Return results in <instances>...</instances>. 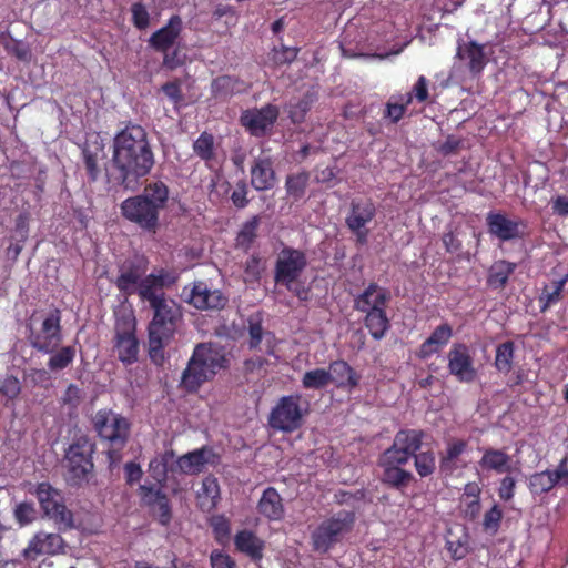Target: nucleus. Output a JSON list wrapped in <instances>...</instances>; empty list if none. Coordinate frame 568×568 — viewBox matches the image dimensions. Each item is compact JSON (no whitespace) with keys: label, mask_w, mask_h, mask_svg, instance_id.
Wrapping results in <instances>:
<instances>
[{"label":"nucleus","mask_w":568,"mask_h":568,"mask_svg":"<svg viewBox=\"0 0 568 568\" xmlns=\"http://www.w3.org/2000/svg\"><path fill=\"white\" fill-rule=\"evenodd\" d=\"M112 156L106 170L108 183L124 190H134L141 178L154 165V154L145 129L128 123L112 140Z\"/></svg>","instance_id":"obj_1"},{"label":"nucleus","mask_w":568,"mask_h":568,"mask_svg":"<svg viewBox=\"0 0 568 568\" xmlns=\"http://www.w3.org/2000/svg\"><path fill=\"white\" fill-rule=\"evenodd\" d=\"M169 201V187L162 181L146 184L139 195L130 196L121 203L122 216L140 229L155 232L160 212Z\"/></svg>","instance_id":"obj_2"},{"label":"nucleus","mask_w":568,"mask_h":568,"mask_svg":"<svg viewBox=\"0 0 568 568\" xmlns=\"http://www.w3.org/2000/svg\"><path fill=\"white\" fill-rule=\"evenodd\" d=\"M153 317L149 324V356L155 364L164 361V348L173 338L182 318L180 305L171 298H164L151 306Z\"/></svg>","instance_id":"obj_3"},{"label":"nucleus","mask_w":568,"mask_h":568,"mask_svg":"<svg viewBox=\"0 0 568 568\" xmlns=\"http://www.w3.org/2000/svg\"><path fill=\"white\" fill-rule=\"evenodd\" d=\"M227 359L223 349L212 343L195 346L193 354L183 371L181 386L187 393H195L207 381L212 379L221 368H225Z\"/></svg>","instance_id":"obj_4"},{"label":"nucleus","mask_w":568,"mask_h":568,"mask_svg":"<svg viewBox=\"0 0 568 568\" xmlns=\"http://www.w3.org/2000/svg\"><path fill=\"white\" fill-rule=\"evenodd\" d=\"M92 425L99 438L108 446L109 459L119 460L130 436L129 419L112 409L103 408L94 414Z\"/></svg>","instance_id":"obj_5"},{"label":"nucleus","mask_w":568,"mask_h":568,"mask_svg":"<svg viewBox=\"0 0 568 568\" xmlns=\"http://www.w3.org/2000/svg\"><path fill=\"white\" fill-rule=\"evenodd\" d=\"M356 515L342 509L324 518L311 532L313 551L326 555L353 530Z\"/></svg>","instance_id":"obj_6"},{"label":"nucleus","mask_w":568,"mask_h":568,"mask_svg":"<svg viewBox=\"0 0 568 568\" xmlns=\"http://www.w3.org/2000/svg\"><path fill=\"white\" fill-rule=\"evenodd\" d=\"M61 321L62 314L59 308L47 313L34 312L27 325L31 347L38 352H52L58 348L63 341Z\"/></svg>","instance_id":"obj_7"},{"label":"nucleus","mask_w":568,"mask_h":568,"mask_svg":"<svg viewBox=\"0 0 568 568\" xmlns=\"http://www.w3.org/2000/svg\"><path fill=\"white\" fill-rule=\"evenodd\" d=\"M302 398L297 393L282 396L268 415L270 427L283 433L297 430L303 425L307 412L302 407Z\"/></svg>","instance_id":"obj_8"},{"label":"nucleus","mask_w":568,"mask_h":568,"mask_svg":"<svg viewBox=\"0 0 568 568\" xmlns=\"http://www.w3.org/2000/svg\"><path fill=\"white\" fill-rule=\"evenodd\" d=\"M94 444L85 436L77 438L65 453L67 479L72 486L88 480L93 470Z\"/></svg>","instance_id":"obj_9"},{"label":"nucleus","mask_w":568,"mask_h":568,"mask_svg":"<svg viewBox=\"0 0 568 568\" xmlns=\"http://www.w3.org/2000/svg\"><path fill=\"white\" fill-rule=\"evenodd\" d=\"M112 351L118 359L125 366L139 359L140 342L136 337V322L134 317H123L114 325Z\"/></svg>","instance_id":"obj_10"},{"label":"nucleus","mask_w":568,"mask_h":568,"mask_svg":"<svg viewBox=\"0 0 568 568\" xmlns=\"http://www.w3.org/2000/svg\"><path fill=\"white\" fill-rule=\"evenodd\" d=\"M39 504L44 515L54 521L59 529L73 527V514L64 505L62 494L49 483H40L36 490Z\"/></svg>","instance_id":"obj_11"},{"label":"nucleus","mask_w":568,"mask_h":568,"mask_svg":"<svg viewBox=\"0 0 568 568\" xmlns=\"http://www.w3.org/2000/svg\"><path fill=\"white\" fill-rule=\"evenodd\" d=\"M307 265L306 255L303 251L284 247L278 254L275 263L274 280L277 284L293 290V284L303 273Z\"/></svg>","instance_id":"obj_12"},{"label":"nucleus","mask_w":568,"mask_h":568,"mask_svg":"<svg viewBox=\"0 0 568 568\" xmlns=\"http://www.w3.org/2000/svg\"><path fill=\"white\" fill-rule=\"evenodd\" d=\"M148 268L149 260L144 255L135 254L128 257L118 266L114 285L122 295L131 296L135 294Z\"/></svg>","instance_id":"obj_13"},{"label":"nucleus","mask_w":568,"mask_h":568,"mask_svg":"<svg viewBox=\"0 0 568 568\" xmlns=\"http://www.w3.org/2000/svg\"><path fill=\"white\" fill-rule=\"evenodd\" d=\"M186 302L199 311H220L227 304V296L204 281H195L183 288Z\"/></svg>","instance_id":"obj_14"},{"label":"nucleus","mask_w":568,"mask_h":568,"mask_svg":"<svg viewBox=\"0 0 568 568\" xmlns=\"http://www.w3.org/2000/svg\"><path fill=\"white\" fill-rule=\"evenodd\" d=\"M376 215V206L371 199H353L349 204V213L345 219L346 226L356 236V242L365 244L368 237L366 225Z\"/></svg>","instance_id":"obj_15"},{"label":"nucleus","mask_w":568,"mask_h":568,"mask_svg":"<svg viewBox=\"0 0 568 568\" xmlns=\"http://www.w3.org/2000/svg\"><path fill=\"white\" fill-rule=\"evenodd\" d=\"M447 369L459 383L470 384L477 377L470 348L465 343H454L447 353Z\"/></svg>","instance_id":"obj_16"},{"label":"nucleus","mask_w":568,"mask_h":568,"mask_svg":"<svg viewBox=\"0 0 568 568\" xmlns=\"http://www.w3.org/2000/svg\"><path fill=\"white\" fill-rule=\"evenodd\" d=\"M425 436L426 433L423 429H399L395 434L392 445L383 454L408 463L422 448Z\"/></svg>","instance_id":"obj_17"},{"label":"nucleus","mask_w":568,"mask_h":568,"mask_svg":"<svg viewBox=\"0 0 568 568\" xmlns=\"http://www.w3.org/2000/svg\"><path fill=\"white\" fill-rule=\"evenodd\" d=\"M278 114V108L268 103L260 109L245 110L241 114L240 122L251 135L260 138L273 128Z\"/></svg>","instance_id":"obj_18"},{"label":"nucleus","mask_w":568,"mask_h":568,"mask_svg":"<svg viewBox=\"0 0 568 568\" xmlns=\"http://www.w3.org/2000/svg\"><path fill=\"white\" fill-rule=\"evenodd\" d=\"M486 225L489 234L501 242L523 239L527 227L524 220H511L505 213L494 211L487 213Z\"/></svg>","instance_id":"obj_19"},{"label":"nucleus","mask_w":568,"mask_h":568,"mask_svg":"<svg viewBox=\"0 0 568 568\" xmlns=\"http://www.w3.org/2000/svg\"><path fill=\"white\" fill-rule=\"evenodd\" d=\"M406 464V462L382 454L378 462L382 468V483L397 490L406 488L415 479L412 471L403 468Z\"/></svg>","instance_id":"obj_20"},{"label":"nucleus","mask_w":568,"mask_h":568,"mask_svg":"<svg viewBox=\"0 0 568 568\" xmlns=\"http://www.w3.org/2000/svg\"><path fill=\"white\" fill-rule=\"evenodd\" d=\"M183 20L179 14H173L168 22L154 31L148 40L149 47L160 53L170 51L181 38Z\"/></svg>","instance_id":"obj_21"},{"label":"nucleus","mask_w":568,"mask_h":568,"mask_svg":"<svg viewBox=\"0 0 568 568\" xmlns=\"http://www.w3.org/2000/svg\"><path fill=\"white\" fill-rule=\"evenodd\" d=\"M104 148L103 139L98 133L89 136L82 146L83 165L90 183L97 182L100 178L99 161L105 158Z\"/></svg>","instance_id":"obj_22"},{"label":"nucleus","mask_w":568,"mask_h":568,"mask_svg":"<svg viewBox=\"0 0 568 568\" xmlns=\"http://www.w3.org/2000/svg\"><path fill=\"white\" fill-rule=\"evenodd\" d=\"M485 47V44L474 40L458 45L456 55L465 63V67L474 78L479 77L488 64Z\"/></svg>","instance_id":"obj_23"},{"label":"nucleus","mask_w":568,"mask_h":568,"mask_svg":"<svg viewBox=\"0 0 568 568\" xmlns=\"http://www.w3.org/2000/svg\"><path fill=\"white\" fill-rule=\"evenodd\" d=\"M250 173L251 185L260 192L272 190L277 182L274 162L271 156L255 158Z\"/></svg>","instance_id":"obj_24"},{"label":"nucleus","mask_w":568,"mask_h":568,"mask_svg":"<svg viewBox=\"0 0 568 568\" xmlns=\"http://www.w3.org/2000/svg\"><path fill=\"white\" fill-rule=\"evenodd\" d=\"M388 298V295H381L376 301L377 304L375 307H373L371 312H367L364 318L366 328L376 341L382 339L390 328V322L385 311Z\"/></svg>","instance_id":"obj_25"},{"label":"nucleus","mask_w":568,"mask_h":568,"mask_svg":"<svg viewBox=\"0 0 568 568\" xmlns=\"http://www.w3.org/2000/svg\"><path fill=\"white\" fill-rule=\"evenodd\" d=\"M63 549V539L59 534L40 531L24 549V557L34 560L39 555H54Z\"/></svg>","instance_id":"obj_26"},{"label":"nucleus","mask_w":568,"mask_h":568,"mask_svg":"<svg viewBox=\"0 0 568 568\" xmlns=\"http://www.w3.org/2000/svg\"><path fill=\"white\" fill-rule=\"evenodd\" d=\"M327 372L331 373V383L339 389L352 390L359 385L362 378L361 375L344 359L331 362Z\"/></svg>","instance_id":"obj_27"},{"label":"nucleus","mask_w":568,"mask_h":568,"mask_svg":"<svg viewBox=\"0 0 568 568\" xmlns=\"http://www.w3.org/2000/svg\"><path fill=\"white\" fill-rule=\"evenodd\" d=\"M195 498L201 511H213L221 500V488L217 478L213 475L204 477Z\"/></svg>","instance_id":"obj_28"},{"label":"nucleus","mask_w":568,"mask_h":568,"mask_svg":"<svg viewBox=\"0 0 568 568\" xmlns=\"http://www.w3.org/2000/svg\"><path fill=\"white\" fill-rule=\"evenodd\" d=\"M257 511L272 521H278L284 518L285 508L283 499L274 487H267L263 491L257 503Z\"/></svg>","instance_id":"obj_29"},{"label":"nucleus","mask_w":568,"mask_h":568,"mask_svg":"<svg viewBox=\"0 0 568 568\" xmlns=\"http://www.w3.org/2000/svg\"><path fill=\"white\" fill-rule=\"evenodd\" d=\"M468 443L462 438H453L447 442L445 452L440 455L439 467L446 475H452L454 471L464 467L460 464V456L466 452Z\"/></svg>","instance_id":"obj_30"},{"label":"nucleus","mask_w":568,"mask_h":568,"mask_svg":"<svg viewBox=\"0 0 568 568\" xmlns=\"http://www.w3.org/2000/svg\"><path fill=\"white\" fill-rule=\"evenodd\" d=\"M453 336V328L448 323H442L420 345L418 356L423 359L438 353L448 344Z\"/></svg>","instance_id":"obj_31"},{"label":"nucleus","mask_w":568,"mask_h":568,"mask_svg":"<svg viewBox=\"0 0 568 568\" xmlns=\"http://www.w3.org/2000/svg\"><path fill=\"white\" fill-rule=\"evenodd\" d=\"M478 465L484 471L505 474L511 470V457L504 449L489 447L483 449Z\"/></svg>","instance_id":"obj_32"},{"label":"nucleus","mask_w":568,"mask_h":568,"mask_svg":"<svg viewBox=\"0 0 568 568\" xmlns=\"http://www.w3.org/2000/svg\"><path fill=\"white\" fill-rule=\"evenodd\" d=\"M234 544L239 551L258 561L263 557L264 542L251 530L243 529L234 537Z\"/></svg>","instance_id":"obj_33"},{"label":"nucleus","mask_w":568,"mask_h":568,"mask_svg":"<svg viewBox=\"0 0 568 568\" xmlns=\"http://www.w3.org/2000/svg\"><path fill=\"white\" fill-rule=\"evenodd\" d=\"M194 154L204 161L205 165L213 170L220 164L216 154L215 138L212 133L202 132L193 142Z\"/></svg>","instance_id":"obj_34"},{"label":"nucleus","mask_w":568,"mask_h":568,"mask_svg":"<svg viewBox=\"0 0 568 568\" xmlns=\"http://www.w3.org/2000/svg\"><path fill=\"white\" fill-rule=\"evenodd\" d=\"M517 264L498 260L488 270L486 284L493 290H503L508 283L510 275L516 271Z\"/></svg>","instance_id":"obj_35"},{"label":"nucleus","mask_w":568,"mask_h":568,"mask_svg":"<svg viewBox=\"0 0 568 568\" xmlns=\"http://www.w3.org/2000/svg\"><path fill=\"white\" fill-rule=\"evenodd\" d=\"M244 83L239 78L231 75H220L213 79L211 83L212 97L217 100H226L232 95L244 91Z\"/></svg>","instance_id":"obj_36"},{"label":"nucleus","mask_w":568,"mask_h":568,"mask_svg":"<svg viewBox=\"0 0 568 568\" xmlns=\"http://www.w3.org/2000/svg\"><path fill=\"white\" fill-rule=\"evenodd\" d=\"M210 449L204 446L202 448L189 452L180 456L176 460L178 468L183 474H199L207 464V454Z\"/></svg>","instance_id":"obj_37"},{"label":"nucleus","mask_w":568,"mask_h":568,"mask_svg":"<svg viewBox=\"0 0 568 568\" xmlns=\"http://www.w3.org/2000/svg\"><path fill=\"white\" fill-rule=\"evenodd\" d=\"M49 354L47 366L50 372H60L68 368L75 359L77 348L74 345L59 346L52 352H42Z\"/></svg>","instance_id":"obj_38"},{"label":"nucleus","mask_w":568,"mask_h":568,"mask_svg":"<svg viewBox=\"0 0 568 568\" xmlns=\"http://www.w3.org/2000/svg\"><path fill=\"white\" fill-rule=\"evenodd\" d=\"M310 182V173L302 170L296 173H291L285 179L286 194L293 202L302 200L306 193Z\"/></svg>","instance_id":"obj_39"},{"label":"nucleus","mask_w":568,"mask_h":568,"mask_svg":"<svg viewBox=\"0 0 568 568\" xmlns=\"http://www.w3.org/2000/svg\"><path fill=\"white\" fill-rule=\"evenodd\" d=\"M381 295H388L384 288H381L377 283H369L368 286L354 300V308L356 311L367 313L375 307L376 301Z\"/></svg>","instance_id":"obj_40"},{"label":"nucleus","mask_w":568,"mask_h":568,"mask_svg":"<svg viewBox=\"0 0 568 568\" xmlns=\"http://www.w3.org/2000/svg\"><path fill=\"white\" fill-rule=\"evenodd\" d=\"M261 223L258 215L252 216L248 221L243 223L241 230L236 235V247L247 252L254 244L257 237V230Z\"/></svg>","instance_id":"obj_41"},{"label":"nucleus","mask_w":568,"mask_h":568,"mask_svg":"<svg viewBox=\"0 0 568 568\" xmlns=\"http://www.w3.org/2000/svg\"><path fill=\"white\" fill-rule=\"evenodd\" d=\"M567 281L568 275H565L562 278L554 281L550 285H546L542 288V293L539 296L541 312L547 311L550 306L557 304L561 300Z\"/></svg>","instance_id":"obj_42"},{"label":"nucleus","mask_w":568,"mask_h":568,"mask_svg":"<svg viewBox=\"0 0 568 568\" xmlns=\"http://www.w3.org/2000/svg\"><path fill=\"white\" fill-rule=\"evenodd\" d=\"M135 294H138L141 301L148 302L150 307L166 298L165 293L162 292L146 274L139 284Z\"/></svg>","instance_id":"obj_43"},{"label":"nucleus","mask_w":568,"mask_h":568,"mask_svg":"<svg viewBox=\"0 0 568 568\" xmlns=\"http://www.w3.org/2000/svg\"><path fill=\"white\" fill-rule=\"evenodd\" d=\"M515 343L506 341L496 348L494 365L500 373L508 374L513 368Z\"/></svg>","instance_id":"obj_44"},{"label":"nucleus","mask_w":568,"mask_h":568,"mask_svg":"<svg viewBox=\"0 0 568 568\" xmlns=\"http://www.w3.org/2000/svg\"><path fill=\"white\" fill-rule=\"evenodd\" d=\"M332 382L331 373L325 368H315L304 373L302 386L305 389H323Z\"/></svg>","instance_id":"obj_45"},{"label":"nucleus","mask_w":568,"mask_h":568,"mask_svg":"<svg viewBox=\"0 0 568 568\" xmlns=\"http://www.w3.org/2000/svg\"><path fill=\"white\" fill-rule=\"evenodd\" d=\"M556 486L552 471L550 469L535 473L529 478V490L535 495L546 494Z\"/></svg>","instance_id":"obj_46"},{"label":"nucleus","mask_w":568,"mask_h":568,"mask_svg":"<svg viewBox=\"0 0 568 568\" xmlns=\"http://www.w3.org/2000/svg\"><path fill=\"white\" fill-rule=\"evenodd\" d=\"M412 458L414 459L415 469L420 477H428L434 474L436 458L433 450L417 452Z\"/></svg>","instance_id":"obj_47"},{"label":"nucleus","mask_w":568,"mask_h":568,"mask_svg":"<svg viewBox=\"0 0 568 568\" xmlns=\"http://www.w3.org/2000/svg\"><path fill=\"white\" fill-rule=\"evenodd\" d=\"M408 105L409 103L400 99V94H394L387 101L383 116L392 123H397L404 118Z\"/></svg>","instance_id":"obj_48"},{"label":"nucleus","mask_w":568,"mask_h":568,"mask_svg":"<svg viewBox=\"0 0 568 568\" xmlns=\"http://www.w3.org/2000/svg\"><path fill=\"white\" fill-rule=\"evenodd\" d=\"M265 270V262L260 257L258 254H252L244 265V282L245 283H257L262 277V273Z\"/></svg>","instance_id":"obj_49"},{"label":"nucleus","mask_w":568,"mask_h":568,"mask_svg":"<svg viewBox=\"0 0 568 568\" xmlns=\"http://www.w3.org/2000/svg\"><path fill=\"white\" fill-rule=\"evenodd\" d=\"M428 80L425 75H419L410 92L400 94V99L405 100L406 103H412L415 99L418 103H424L428 100Z\"/></svg>","instance_id":"obj_50"},{"label":"nucleus","mask_w":568,"mask_h":568,"mask_svg":"<svg viewBox=\"0 0 568 568\" xmlns=\"http://www.w3.org/2000/svg\"><path fill=\"white\" fill-rule=\"evenodd\" d=\"M139 496L144 506L150 509H154L155 505L162 499V497H165L166 494L155 485H140Z\"/></svg>","instance_id":"obj_51"},{"label":"nucleus","mask_w":568,"mask_h":568,"mask_svg":"<svg viewBox=\"0 0 568 568\" xmlns=\"http://www.w3.org/2000/svg\"><path fill=\"white\" fill-rule=\"evenodd\" d=\"M501 520H503V510L499 505L495 504L484 515L483 529L486 532L495 535L499 530Z\"/></svg>","instance_id":"obj_52"},{"label":"nucleus","mask_w":568,"mask_h":568,"mask_svg":"<svg viewBox=\"0 0 568 568\" xmlns=\"http://www.w3.org/2000/svg\"><path fill=\"white\" fill-rule=\"evenodd\" d=\"M131 14H132V24L138 30H145L149 28L151 22L150 13L142 2H134L131 6Z\"/></svg>","instance_id":"obj_53"},{"label":"nucleus","mask_w":568,"mask_h":568,"mask_svg":"<svg viewBox=\"0 0 568 568\" xmlns=\"http://www.w3.org/2000/svg\"><path fill=\"white\" fill-rule=\"evenodd\" d=\"M3 47L9 54L14 55L20 61H28L31 57L29 45L12 37L4 39Z\"/></svg>","instance_id":"obj_54"},{"label":"nucleus","mask_w":568,"mask_h":568,"mask_svg":"<svg viewBox=\"0 0 568 568\" xmlns=\"http://www.w3.org/2000/svg\"><path fill=\"white\" fill-rule=\"evenodd\" d=\"M300 52V49L296 47H286L282 44L280 48H273L272 50V59L275 64H288L293 62Z\"/></svg>","instance_id":"obj_55"},{"label":"nucleus","mask_w":568,"mask_h":568,"mask_svg":"<svg viewBox=\"0 0 568 568\" xmlns=\"http://www.w3.org/2000/svg\"><path fill=\"white\" fill-rule=\"evenodd\" d=\"M315 95L307 92L301 100H298L291 110V118L293 122H301L305 114L311 110Z\"/></svg>","instance_id":"obj_56"},{"label":"nucleus","mask_w":568,"mask_h":568,"mask_svg":"<svg viewBox=\"0 0 568 568\" xmlns=\"http://www.w3.org/2000/svg\"><path fill=\"white\" fill-rule=\"evenodd\" d=\"M152 282L155 283L158 287L163 292V288H169L174 285L179 278L178 274L174 271H169L166 268H160L156 272L149 274Z\"/></svg>","instance_id":"obj_57"},{"label":"nucleus","mask_w":568,"mask_h":568,"mask_svg":"<svg viewBox=\"0 0 568 568\" xmlns=\"http://www.w3.org/2000/svg\"><path fill=\"white\" fill-rule=\"evenodd\" d=\"M153 515L156 517L159 524L162 526H169L172 520V507L168 496L155 505L154 509H151Z\"/></svg>","instance_id":"obj_58"},{"label":"nucleus","mask_w":568,"mask_h":568,"mask_svg":"<svg viewBox=\"0 0 568 568\" xmlns=\"http://www.w3.org/2000/svg\"><path fill=\"white\" fill-rule=\"evenodd\" d=\"M248 186L245 180H240L231 194V201L236 209H244L250 203L247 199Z\"/></svg>","instance_id":"obj_59"},{"label":"nucleus","mask_w":568,"mask_h":568,"mask_svg":"<svg viewBox=\"0 0 568 568\" xmlns=\"http://www.w3.org/2000/svg\"><path fill=\"white\" fill-rule=\"evenodd\" d=\"M14 518L20 526L32 523L36 518V509L32 504L20 503L14 508Z\"/></svg>","instance_id":"obj_60"},{"label":"nucleus","mask_w":568,"mask_h":568,"mask_svg":"<svg viewBox=\"0 0 568 568\" xmlns=\"http://www.w3.org/2000/svg\"><path fill=\"white\" fill-rule=\"evenodd\" d=\"M210 525L213 529L215 539L217 541H222L224 538H227L230 535V523L224 516H214Z\"/></svg>","instance_id":"obj_61"},{"label":"nucleus","mask_w":568,"mask_h":568,"mask_svg":"<svg viewBox=\"0 0 568 568\" xmlns=\"http://www.w3.org/2000/svg\"><path fill=\"white\" fill-rule=\"evenodd\" d=\"M161 90L175 105L182 103L183 93L179 80L169 81L164 83Z\"/></svg>","instance_id":"obj_62"},{"label":"nucleus","mask_w":568,"mask_h":568,"mask_svg":"<svg viewBox=\"0 0 568 568\" xmlns=\"http://www.w3.org/2000/svg\"><path fill=\"white\" fill-rule=\"evenodd\" d=\"M516 479L511 476H505L500 479L498 496L504 501H509L515 496Z\"/></svg>","instance_id":"obj_63"},{"label":"nucleus","mask_w":568,"mask_h":568,"mask_svg":"<svg viewBox=\"0 0 568 568\" xmlns=\"http://www.w3.org/2000/svg\"><path fill=\"white\" fill-rule=\"evenodd\" d=\"M212 568H235V561L231 556L220 550H214L210 556Z\"/></svg>","instance_id":"obj_64"}]
</instances>
